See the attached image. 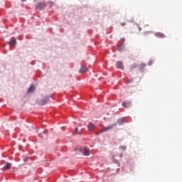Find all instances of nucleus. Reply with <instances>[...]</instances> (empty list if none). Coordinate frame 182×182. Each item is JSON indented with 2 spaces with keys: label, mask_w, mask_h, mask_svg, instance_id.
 I'll return each mask as SVG.
<instances>
[{
  "label": "nucleus",
  "mask_w": 182,
  "mask_h": 182,
  "mask_svg": "<svg viewBox=\"0 0 182 182\" xmlns=\"http://www.w3.org/2000/svg\"><path fill=\"white\" fill-rule=\"evenodd\" d=\"M79 152L82 154L83 155H85L86 156L90 155V151L88 149V148L84 147V148H79L78 149Z\"/></svg>",
  "instance_id": "1"
},
{
  "label": "nucleus",
  "mask_w": 182,
  "mask_h": 182,
  "mask_svg": "<svg viewBox=\"0 0 182 182\" xmlns=\"http://www.w3.org/2000/svg\"><path fill=\"white\" fill-rule=\"evenodd\" d=\"M45 6H46V2H38V4H36V8L37 9H44Z\"/></svg>",
  "instance_id": "2"
},
{
  "label": "nucleus",
  "mask_w": 182,
  "mask_h": 182,
  "mask_svg": "<svg viewBox=\"0 0 182 182\" xmlns=\"http://www.w3.org/2000/svg\"><path fill=\"white\" fill-rule=\"evenodd\" d=\"M117 124H113L112 125H109L108 127H106V128H104L100 131V132H106L107 131H109V129H112L114 127H116Z\"/></svg>",
  "instance_id": "3"
},
{
  "label": "nucleus",
  "mask_w": 182,
  "mask_h": 182,
  "mask_svg": "<svg viewBox=\"0 0 182 182\" xmlns=\"http://www.w3.org/2000/svg\"><path fill=\"white\" fill-rule=\"evenodd\" d=\"M87 129L89 131H93L95 129V125L92 122H89L87 124Z\"/></svg>",
  "instance_id": "4"
},
{
  "label": "nucleus",
  "mask_w": 182,
  "mask_h": 182,
  "mask_svg": "<svg viewBox=\"0 0 182 182\" xmlns=\"http://www.w3.org/2000/svg\"><path fill=\"white\" fill-rule=\"evenodd\" d=\"M116 66H117V68H119V70H124L123 63H122L121 61H118L116 63Z\"/></svg>",
  "instance_id": "5"
},
{
  "label": "nucleus",
  "mask_w": 182,
  "mask_h": 182,
  "mask_svg": "<svg viewBox=\"0 0 182 182\" xmlns=\"http://www.w3.org/2000/svg\"><path fill=\"white\" fill-rule=\"evenodd\" d=\"M122 107L124 108H130V107H132V102L129 101V102H122Z\"/></svg>",
  "instance_id": "6"
},
{
  "label": "nucleus",
  "mask_w": 182,
  "mask_h": 182,
  "mask_svg": "<svg viewBox=\"0 0 182 182\" xmlns=\"http://www.w3.org/2000/svg\"><path fill=\"white\" fill-rule=\"evenodd\" d=\"M87 71H88V68H87V67H81L80 70V73H86Z\"/></svg>",
  "instance_id": "7"
},
{
  "label": "nucleus",
  "mask_w": 182,
  "mask_h": 182,
  "mask_svg": "<svg viewBox=\"0 0 182 182\" xmlns=\"http://www.w3.org/2000/svg\"><path fill=\"white\" fill-rule=\"evenodd\" d=\"M156 36H158V38H165L166 36L163 34V33H156Z\"/></svg>",
  "instance_id": "8"
},
{
  "label": "nucleus",
  "mask_w": 182,
  "mask_h": 182,
  "mask_svg": "<svg viewBox=\"0 0 182 182\" xmlns=\"http://www.w3.org/2000/svg\"><path fill=\"white\" fill-rule=\"evenodd\" d=\"M11 164H10L9 162H7L4 168L5 169H11Z\"/></svg>",
  "instance_id": "9"
},
{
  "label": "nucleus",
  "mask_w": 182,
  "mask_h": 182,
  "mask_svg": "<svg viewBox=\"0 0 182 182\" xmlns=\"http://www.w3.org/2000/svg\"><path fill=\"white\" fill-rule=\"evenodd\" d=\"M35 88L33 85H31V87H30V88H28V92H33L34 91Z\"/></svg>",
  "instance_id": "10"
},
{
  "label": "nucleus",
  "mask_w": 182,
  "mask_h": 182,
  "mask_svg": "<svg viewBox=\"0 0 182 182\" xmlns=\"http://www.w3.org/2000/svg\"><path fill=\"white\" fill-rule=\"evenodd\" d=\"M9 46H16V40H13L12 41H9Z\"/></svg>",
  "instance_id": "11"
},
{
  "label": "nucleus",
  "mask_w": 182,
  "mask_h": 182,
  "mask_svg": "<svg viewBox=\"0 0 182 182\" xmlns=\"http://www.w3.org/2000/svg\"><path fill=\"white\" fill-rule=\"evenodd\" d=\"M119 149H122V151H126L127 146L125 145L119 146Z\"/></svg>",
  "instance_id": "12"
},
{
  "label": "nucleus",
  "mask_w": 182,
  "mask_h": 182,
  "mask_svg": "<svg viewBox=\"0 0 182 182\" xmlns=\"http://www.w3.org/2000/svg\"><path fill=\"white\" fill-rule=\"evenodd\" d=\"M82 129H81V131L79 132L78 128H75V132H76L77 134H82Z\"/></svg>",
  "instance_id": "13"
},
{
  "label": "nucleus",
  "mask_w": 182,
  "mask_h": 182,
  "mask_svg": "<svg viewBox=\"0 0 182 182\" xmlns=\"http://www.w3.org/2000/svg\"><path fill=\"white\" fill-rule=\"evenodd\" d=\"M46 102H48V99L44 100L41 102V105H45V104H46Z\"/></svg>",
  "instance_id": "14"
},
{
  "label": "nucleus",
  "mask_w": 182,
  "mask_h": 182,
  "mask_svg": "<svg viewBox=\"0 0 182 182\" xmlns=\"http://www.w3.org/2000/svg\"><path fill=\"white\" fill-rule=\"evenodd\" d=\"M122 26H124L126 25V23H121Z\"/></svg>",
  "instance_id": "15"
},
{
  "label": "nucleus",
  "mask_w": 182,
  "mask_h": 182,
  "mask_svg": "<svg viewBox=\"0 0 182 182\" xmlns=\"http://www.w3.org/2000/svg\"><path fill=\"white\" fill-rule=\"evenodd\" d=\"M23 159H24V161H25V162H26V161H28V158L24 157Z\"/></svg>",
  "instance_id": "16"
},
{
  "label": "nucleus",
  "mask_w": 182,
  "mask_h": 182,
  "mask_svg": "<svg viewBox=\"0 0 182 182\" xmlns=\"http://www.w3.org/2000/svg\"><path fill=\"white\" fill-rule=\"evenodd\" d=\"M23 2H24L25 1H26V0H21Z\"/></svg>",
  "instance_id": "17"
}]
</instances>
